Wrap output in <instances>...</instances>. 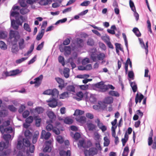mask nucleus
<instances>
[{
  "label": "nucleus",
  "instance_id": "obj_1",
  "mask_svg": "<svg viewBox=\"0 0 156 156\" xmlns=\"http://www.w3.org/2000/svg\"><path fill=\"white\" fill-rule=\"evenodd\" d=\"M77 145L79 148H81L82 147L86 149V148L91 147L92 144L90 140L85 141L84 139H82L79 140Z\"/></svg>",
  "mask_w": 156,
  "mask_h": 156
},
{
  "label": "nucleus",
  "instance_id": "obj_2",
  "mask_svg": "<svg viewBox=\"0 0 156 156\" xmlns=\"http://www.w3.org/2000/svg\"><path fill=\"white\" fill-rule=\"evenodd\" d=\"M98 150L96 147H91L88 150L84 149V153L85 156H94L97 154Z\"/></svg>",
  "mask_w": 156,
  "mask_h": 156
},
{
  "label": "nucleus",
  "instance_id": "obj_3",
  "mask_svg": "<svg viewBox=\"0 0 156 156\" xmlns=\"http://www.w3.org/2000/svg\"><path fill=\"white\" fill-rule=\"evenodd\" d=\"M44 94L48 95H51L52 97H58L59 92L58 90L56 88L53 89H48L44 91L43 93Z\"/></svg>",
  "mask_w": 156,
  "mask_h": 156
},
{
  "label": "nucleus",
  "instance_id": "obj_4",
  "mask_svg": "<svg viewBox=\"0 0 156 156\" xmlns=\"http://www.w3.org/2000/svg\"><path fill=\"white\" fill-rule=\"evenodd\" d=\"M46 129L48 131H51L52 130L53 132L57 135L60 133V131L58 128L54 127L52 124H48L46 126Z\"/></svg>",
  "mask_w": 156,
  "mask_h": 156
},
{
  "label": "nucleus",
  "instance_id": "obj_5",
  "mask_svg": "<svg viewBox=\"0 0 156 156\" xmlns=\"http://www.w3.org/2000/svg\"><path fill=\"white\" fill-rule=\"evenodd\" d=\"M57 98L52 97L47 101V102L48 103V105L49 107L54 108L57 106V102L56 98Z\"/></svg>",
  "mask_w": 156,
  "mask_h": 156
},
{
  "label": "nucleus",
  "instance_id": "obj_6",
  "mask_svg": "<svg viewBox=\"0 0 156 156\" xmlns=\"http://www.w3.org/2000/svg\"><path fill=\"white\" fill-rule=\"evenodd\" d=\"M52 140L50 139L46 141L45 143V147L43 149V151L45 152H51V144Z\"/></svg>",
  "mask_w": 156,
  "mask_h": 156
},
{
  "label": "nucleus",
  "instance_id": "obj_7",
  "mask_svg": "<svg viewBox=\"0 0 156 156\" xmlns=\"http://www.w3.org/2000/svg\"><path fill=\"white\" fill-rule=\"evenodd\" d=\"M96 48H93L91 49L90 53V58L94 62L97 61L98 54L96 53Z\"/></svg>",
  "mask_w": 156,
  "mask_h": 156
},
{
  "label": "nucleus",
  "instance_id": "obj_8",
  "mask_svg": "<svg viewBox=\"0 0 156 156\" xmlns=\"http://www.w3.org/2000/svg\"><path fill=\"white\" fill-rule=\"evenodd\" d=\"M0 131L2 134H3L5 132L9 133H12V132L13 129L11 126H9L5 128V127H3L2 125H0Z\"/></svg>",
  "mask_w": 156,
  "mask_h": 156
},
{
  "label": "nucleus",
  "instance_id": "obj_9",
  "mask_svg": "<svg viewBox=\"0 0 156 156\" xmlns=\"http://www.w3.org/2000/svg\"><path fill=\"white\" fill-rule=\"evenodd\" d=\"M140 43L142 48L144 49L145 50V52L146 55H147L148 51V41H147L146 43V45L143 41L142 39L139 38Z\"/></svg>",
  "mask_w": 156,
  "mask_h": 156
},
{
  "label": "nucleus",
  "instance_id": "obj_10",
  "mask_svg": "<svg viewBox=\"0 0 156 156\" xmlns=\"http://www.w3.org/2000/svg\"><path fill=\"white\" fill-rule=\"evenodd\" d=\"M51 136V134L49 132H46L44 130H43L41 132V139L48 140Z\"/></svg>",
  "mask_w": 156,
  "mask_h": 156
},
{
  "label": "nucleus",
  "instance_id": "obj_11",
  "mask_svg": "<svg viewBox=\"0 0 156 156\" xmlns=\"http://www.w3.org/2000/svg\"><path fill=\"white\" fill-rule=\"evenodd\" d=\"M55 79L59 84L58 87L61 90L62 89V88L66 86V84H64V81L62 79L59 77H56L55 78Z\"/></svg>",
  "mask_w": 156,
  "mask_h": 156
},
{
  "label": "nucleus",
  "instance_id": "obj_12",
  "mask_svg": "<svg viewBox=\"0 0 156 156\" xmlns=\"http://www.w3.org/2000/svg\"><path fill=\"white\" fill-rule=\"evenodd\" d=\"M9 38L11 39L14 37L20 38V36L17 31L11 30L9 32Z\"/></svg>",
  "mask_w": 156,
  "mask_h": 156
},
{
  "label": "nucleus",
  "instance_id": "obj_13",
  "mask_svg": "<svg viewBox=\"0 0 156 156\" xmlns=\"http://www.w3.org/2000/svg\"><path fill=\"white\" fill-rule=\"evenodd\" d=\"M43 77V75H41L38 77L34 79L35 80V83H36V84L35 85V86L38 87L40 86Z\"/></svg>",
  "mask_w": 156,
  "mask_h": 156
},
{
  "label": "nucleus",
  "instance_id": "obj_14",
  "mask_svg": "<svg viewBox=\"0 0 156 156\" xmlns=\"http://www.w3.org/2000/svg\"><path fill=\"white\" fill-rule=\"evenodd\" d=\"M144 98V96L141 94L140 93L139 94L137 93L136 94L135 99L136 104L138 102L140 103Z\"/></svg>",
  "mask_w": 156,
  "mask_h": 156
},
{
  "label": "nucleus",
  "instance_id": "obj_15",
  "mask_svg": "<svg viewBox=\"0 0 156 156\" xmlns=\"http://www.w3.org/2000/svg\"><path fill=\"white\" fill-rule=\"evenodd\" d=\"M77 121L82 124H84L86 122V119L84 116H79L76 118Z\"/></svg>",
  "mask_w": 156,
  "mask_h": 156
},
{
  "label": "nucleus",
  "instance_id": "obj_16",
  "mask_svg": "<svg viewBox=\"0 0 156 156\" xmlns=\"http://www.w3.org/2000/svg\"><path fill=\"white\" fill-rule=\"evenodd\" d=\"M3 137L6 144H9V140L11 139V136L10 134H3Z\"/></svg>",
  "mask_w": 156,
  "mask_h": 156
},
{
  "label": "nucleus",
  "instance_id": "obj_17",
  "mask_svg": "<svg viewBox=\"0 0 156 156\" xmlns=\"http://www.w3.org/2000/svg\"><path fill=\"white\" fill-rule=\"evenodd\" d=\"M15 19V21L16 24L19 25L21 26L23 20V17L22 16H20L18 17H16Z\"/></svg>",
  "mask_w": 156,
  "mask_h": 156
},
{
  "label": "nucleus",
  "instance_id": "obj_18",
  "mask_svg": "<svg viewBox=\"0 0 156 156\" xmlns=\"http://www.w3.org/2000/svg\"><path fill=\"white\" fill-rule=\"evenodd\" d=\"M20 50H22L25 47L24 40L23 38L20 39L18 42Z\"/></svg>",
  "mask_w": 156,
  "mask_h": 156
},
{
  "label": "nucleus",
  "instance_id": "obj_19",
  "mask_svg": "<svg viewBox=\"0 0 156 156\" xmlns=\"http://www.w3.org/2000/svg\"><path fill=\"white\" fill-rule=\"evenodd\" d=\"M11 50L12 52L13 53L16 54L19 51V49L17 44H12Z\"/></svg>",
  "mask_w": 156,
  "mask_h": 156
},
{
  "label": "nucleus",
  "instance_id": "obj_20",
  "mask_svg": "<svg viewBox=\"0 0 156 156\" xmlns=\"http://www.w3.org/2000/svg\"><path fill=\"white\" fill-rule=\"evenodd\" d=\"M37 2H39V3L42 5H48L51 2V0H37Z\"/></svg>",
  "mask_w": 156,
  "mask_h": 156
},
{
  "label": "nucleus",
  "instance_id": "obj_21",
  "mask_svg": "<svg viewBox=\"0 0 156 156\" xmlns=\"http://www.w3.org/2000/svg\"><path fill=\"white\" fill-rule=\"evenodd\" d=\"M113 98L111 97H108L105 98L104 102L105 104H111L113 103Z\"/></svg>",
  "mask_w": 156,
  "mask_h": 156
},
{
  "label": "nucleus",
  "instance_id": "obj_22",
  "mask_svg": "<svg viewBox=\"0 0 156 156\" xmlns=\"http://www.w3.org/2000/svg\"><path fill=\"white\" fill-rule=\"evenodd\" d=\"M64 55L65 56H67L70 55L71 53V48L70 46H65Z\"/></svg>",
  "mask_w": 156,
  "mask_h": 156
},
{
  "label": "nucleus",
  "instance_id": "obj_23",
  "mask_svg": "<svg viewBox=\"0 0 156 156\" xmlns=\"http://www.w3.org/2000/svg\"><path fill=\"white\" fill-rule=\"evenodd\" d=\"M83 40L80 38H77L76 42V44L78 48H81L83 45Z\"/></svg>",
  "mask_w": 156,
  "mask_h": 156
},
{
  "label": "nucleus",
  "instance_id": "obj_24",
  "mask_svg": "<svg viewBox=\"0 0 156 156\" xmlns=\"http://www.w3.org/2000/svg\"><path fill=\"white\" fill-rule=\"evenodd\" d=\"M44 33V30L42 29L41 30V31L39 32L36 37V39L38 41L40 40L43 37Z\"/></svg>",
  "mask_w": 156,
  "mask_h": 156
},
{
  "label": "nucleus",
  "instance_id": "obj_25",
  "mask_svg": "<svg viewBox=\"0 0 156 156\" xmlns=\"http://www.w3.org/2000/svg\"><path fill=\"white\" fill-rule=\"evenodd\" d=\"M49 118L51 119V122L52 123V120H55L56 118V116L54 113L52 112H49L48 114Z\"/></svg>",
  "mask_w": 156,
  "mask_h": 156
},
{
  "label": "nucleus",
  "instance_id": "obj_26",
  "mask_svg": "<svg viewBox=\"0 0 156 156\" xmlns=\"http://www.w3.org/2000/svg\"><path fill=\"white\" fill-rule=\"evenodd\" d=\"M129 81L130 86L132 88L133 91L134 93L135 92L137 91V89L136 84L135 82H131L130 80H129Z\"/></svg>",
  "mask_w": 156,
  "mask_h": 156
},
{
  "label": "nucleus",
  "instance_id": "obj_27",
  "mask_svg": "<svg viewBox=\"0 0 156 156\" xmlns=\"http://www.w3.org/2000/svg\"><path fill=\"white\" fill-rule=\"evenodd\" d=\"M28 139H29L28 138H24L23 140V145L27 147H29L30 144Z\"/></svg>",
  "mask_w": 156,
  "mask_h": 156
},
{
  "label": "nucleus",
  "instance_id": "obj_28",
  "mask_svg": "<svg viewBox=\"0 0 156 156\" xmlns=\"http://www.w3.org/2000/svg\"><path fill=\"white\" fill-rule=\"evenodd\" d=\"M11 20V26L15 30H17L18 29L19 25L16 23L15 20Z\"/></svg>",
  "mask_w": 156,
  "mask_h": 156
},
{
  "label": "nucleus",
  "instance_id": "obj_29",
  "mask_svg": "<svg viewBox=\"0 0 156 156\" xmlns=\"http://www.w3.org/2000/svg\"><path fill=\"white\" fill-rule=\"evenodd\" d=\"M87 126L89 130L90 131H93L94 130H96V129L97 127L96 125L92 123H88Z\"/></svg>",
  "mask_w": 156,
  "mask_h": 156
},
{
  "label": "nucleus",
  "instance_id": "obj_30",
  "mask_svg": "<svg viewBox=\"0 0 156 156\" xmlns=\"http://www.w3.org/2000/svg\"><path fill=\"white\" fill-rule=\"evenodd\" d=\"M76 96L78 97H75V99L77 101H80L82 100L83 97V92L81 91L79 92L76 94Z\"/></svg>",
  "mask_w": 156,
  "mask_h": 156
},
{
  "label": "nucleus",
  "instance_id": "obj_31",
  "mask_svg": "<svg viewBox=\"0 0 156 156\" xmlns=\"http://www.w3.org/2000/svg\"><path fill=\"white\" fill-rule=\"evenodd\" d=\"M9 146V144H6L4 142H1L0 143V151H2L4 148H7Z\"/></svg>",
  "mask_w": 156,
  "mask_h": 156
},
{
  "label": "nucleus",
  "instance_id": "obj_32",
  "mask_svg": "<svg viewBox=\"0 0 156 156\" xmlns=\"http://www.w3.org/2000/svg\"><path fill=\"white\" fill-rule=\"evenodd\" d=\"M35 112L38 114H40L43 113L44 111V108L41 107H37L35 108Z\"/></svg>",
  "mask_w": 156,
  "mask_h": 156
},
{
  "label": "nucleus",
  "instance_id": "obj_33",
  "mask_svg": "<svg viewBox=\"0 0 156 156\" xmlns=\"http://www.w3.org/2000/svg\"><path fill=\"white\" fill-rule=\"evenodd\" d=\"M108 94L111 96L118 97L119 96V94L117 91L114 90H110L108 92Z\"/></svg>",
  "mask_w": 156,
  "mask_h": 156
},
{
  "label": "nucleus",
  "instance_id": "obj_34",
  "mask_svg": "<svg viewBox=\"0 0 156 156\" xmlns=\"http://www.w3.org/2000/svg\"><path fill=\"white\" fill-rule=\"evenodd\" d=\"M105 57V55L103 53H100L97 55V61L98 60H103Z\"/></svg>",
  "mask_w": 156,
  "mask_h": 156
},
{
  "label": "nucleus",
  "instance_id": "obj_35",
  "mask_svg": "<svg viewBox=\"0 0 156 156\" xmlns=\"http://www.w3.org/2000/svg\"><path fill=\"white\" fill-rule=\"evenodd\" d=\"M24 135L26 137L29 139H30L31 138L32 134L29 130H27L24 132Z\"/></svg>",
  "mask_w": 156,
  "mask_h": 156
},
{
  "label": "nucleus",
  "instance_id": "obj_36",
  "mask_svg": "<svg viewBox=\"0 0 156 156\" xmlns=\"http://www.w3.org/2000/svg\"><path fill=\"white\" fill-rule=\"evenodd\" d=\"M132 30L137 37H140L141 36V34L137 28H134Z\"/></svg>",
  "mask_w": 156,
  "mask_h": 156
},
{
  "label": "nucleus",
  "instance_id": "obj_37",
  "mask_svg": "<svg viewBox=\"0 0 156 156\" xmlns=\"http://www.w3.org/2000/svg\"><path fill=\"white\" fill-rule=\"evenodd\" d=\"M66 89L67 91L73 92H75V87L73 85H69L68 86L66 87Z\"/></svg>",
  "mask_w": 156,
  "mask_h": 156
},
{
  "label": "nucleus",
  "instance_id": "obj_38",
  "mask_svg": "<svg viewBox=\"0 0 156 156\" xmlns=\"http://www.w3.org/2000/svg\"><path fill=\"white\" fill-rule=\"evenodd\" d=\"M23 28L26 31L30 32L31 31V29L30 26V25L26 23H25L23 25Z\"/></svg>",
  "mask_w": 156,
  "mask_h": 156
},
{
  "label": "nucleus",
  "instance_id": "obj_39",
  "mask_svg": "<svg viewBox=\"0 0 156 156\" xmlns=\"http://www.w3.org/2000/svg\"><path fill=\"white\" fill-rule=\"evenodd\" d=\"M129 148L128 146H126L124 148L122 156H127L129 152Z\"/></svg>",
  "mask_w": 156,
  "mask_h": 156
},
{
  "label": "nucleus",
  "instance_id": "obj_40",
  "mask_svg": "<svg viewBox=\"0 0 156 156\" xmlns=\"http://www.w3.org/2000/svg\"><path fill=\"white\" fill-rule=\"evenodd\" d=\"M94 121L95 123L97 124V126L99 128H101V126L103 125L102 122L100 121V119L99 118L95 119Z\"/></svg>",
  "mask_w": 156,
  "mask_h": 156
},
{
  "label": "nucleus",
  "instance_id": "obj_41",
  "mask_svg": "<svg viewBox=\"0 0 156 156\" xmlns=\"http://www.w3.org/2000/svg\"><path fill=\"white\" fill-rule=\"evenodd\" d=\"M30 11V10L27 8L24 7L20 9V12L21 14L24 15Z\"/></svg>",
  "mask_w": 156,
  "mask_h": 156
},
{
  "label": "nucleus",
  "instance_id": "obj_42",
  "mask_svg": "<svg viewBox=\"0 0 156 156\" xmlns=\"http://www.w3.org/2000/svg\"><path fill=\"white\" fill-rule=\"evenodd\" d=\"M7 36V34L6 32L4 31H0V38L4 39Z\"/></svg>",
  "mask_w": 156,
  "mask_h": 156
},
{
  "label": "nucleus",
  "instance_id": "obj_43",
  "mask_svg": "<svg viewBox=\"0 0 156 156\" xmlns=\"http://www.w3.org/2000/svg\"><path fill=\"white\" fill-rule=\"evenodd\" d=\"M100 91L101 92H104L108 90L107 85L104 84L100 88Z\"/></svg>",
  "mask_w": 156,
  "mask_h": 156
},
{
  "label": "nucleus",
  "instance_id": "obj_44",
  "mask_svg": "<svg viewBox=\"0 0 156 156\" xmlns=\"http://www.w3.org/2000/svg\"><path fill=\"white\" fill-rule=\"evenodd\" d=\"M129 4L130 7L133 11H136V8L133 2L131 0H129Z\"/></svg>",
  "mask_w": 156,
  "mask_h": 156
},
{
  "label": "nucleus",
  "instance_id": "obj_45",
  "mask_svg": "<svg viewBox=\"0 0 156 156\" xmlns=\"http://www.w3.org/2000/svg\"><path fill=\"white\" fill-rule=\"evenodd\" d=\"M58 61L59 63H61L62 66H64L65 63L64 62V58L62 56H59L58 57Z\"/></svg>",
  "mask_w": 156,
  "mask_h": 156
},
{
  "label": "nucleus",
  "instance_id": "obj_46",
  "mask_svg": "<svg viewBox=\"0 0 156 156\" xmlns=\"http://www.w3.org/2000/svg\"><path fill=\"white\" fill-rule=\"evenodd\" d=\"M38 135V133H35L34 134L32 138V143L33 144H35L37 142Z\"/></svg>",
  "mask_w": 156,
  "mask_h": 156
},
{
  "label": "nucleus",
  "instance_id": "obj_47",
  "mask_svg": "<svg viewBox=\"0 0 156 156\" xmlns=\"http://www.w3.org/2000/svg\"><path fill=\"white\" fill-rule=\"evenodd\" d=\"M64 121L66 124H71L73 122V120L71 119L66 118L64 119Z\"/></svg>",
  "mask_w": 156,
  "mask_h": 156
},
{
  "label": "nucleus",
  "instance_id": "obj_48",
  "mask_svg": "<svg viewBox=\"0 0 156 156\" xmlns=\"http://www.w3.org/2000/svg\"><path fill=\"white\" fill-rule=\"evenodd\" d=\"M0 47L2 49L5 50L7 48V47L5 43L3 41H0Z\"/></svg>",
  "mask_w": 156,
  "mask_h": 156
},
{
  "label": "nucleus",
  "instance_id": "obj_49",
  "mask_svg": "<svg viewBox=\"0 0 156 156\" xmlns=\"http://www.w3.org/2000/svg\"><path fill=\"white\" fill-rule=\"evenodd\" d=\"M19 15L20 13L19 12L16 11H12L11 12L10 16H11L15 17L16 18V17H17L20 16Z\"/></svg>",
  "mask_w": 156,
  "mask_h": 156
},
{
  "label": "nucleus",
  "instance_id": "obj_50",
  "mask_svg": "<svg viewBox=\"0 0 156 156\" xmlns=\"http://www.w3.org/2000/svg\"><path fill=\"white\" fill-rule=\"evenodd\" d=\"M69 94L67 92H64L60 95V98L64 99L65 98L68 97Z\"/></svg>",
  "mask_w": 156,
  "mask_h": 156
},
{
  "label": "nucleus",
  "instance_id": "obj_51",
  "mask_svg": "<svg viewBox=\"0 0 156 156\" xmlns=\"http://www.w3.org/2000/svg\"><path fill=\"white\" fill-rule=\"evenodd\" d=\"M7 108L11 112H15L16 111V108L13 105H9Z\"/></svg>",
  "mask_w": 156,
  "mask_h": 156
},
{
  "label": "nucleus",
  "instance_id": "obj_52",
  "mask_svg": "<svg viewBox=\"0 0 156 156\" xmlns=\"http://www.w3.org/2000/svg\"><path fill=\"white\" fill-rule=\"evenodd\" d=\"M104 139V146H108L110 143V141L108 139V137L107 136L105 137Z\"/></svg>",
  "mask_w": 156,
  "mask_h": 156
},
{
  "label": "nucleus",
  "instance_id": "obj_53",
  "mask_svg": "<svg viewBox=\"0 0 156 156\" xmlns=\"http://www.w3.org/2000/svg\"><path fill=\"white\" fill-rule=\"evenodd\" d=\"M87 44L88 45L93 46L94 44V40L92 38L88 39L87 42Z\"/></svg>",
  "mask_w": 156,
  "mask_h": 156
},
{
  "label": "nucleus",
  "instance_id": "obj_54",
  "mask_svg": "<svg viewBox=\"0 0 156 156\" xmlns=\"http://www.w3.org/2000/svg\"><path fill=\"white\" fill-rule=\"evenodd\" d=\"M19 2L21 6L23 7H26L27 6L25 0H19Z\"/></svg>",
  "mask_w": 156,
  "mask_h": 156
},
{
  "label": "nucleus",
  "instance_id": "obj_55",
  "mask_svg": "<svg viewBox=\"0 0 156 156\" xmlns=\"http://www.w3.org/2000/svg\"><path fill=\"white\" fill-rule=\"evenodd\" d=\"M33 120V117L31 116H30L26 119V122L27 123L30 124L32 122Z\"/></svg>",
  "mask_w": 156,
  "mask_h": 156
},
{
  "label": "nucleus",
  "instance_id": "obj_56",
  "mask_svg": "<svg viewBox=\"0 0 156 156\" xmlns=\"http://www.w3.org/2000/svg\"><path fill=\"white\" fill-rule=\"evenodd\" d=\"M27 57H23L16 60V62L17 64H20L27 59Z\"/></svg>",
  "mask_w": 156,
  "mask_h": 156
},
{
  "label": "nucleus",
  "instance_id": "obj_57",
  "mask_svg": "<svg viewBox=\"0 0 156 156\" xmlns=\"http://www.w3.org/2000/svg\"><path fill=\"white\" fill-rule=\"evenodd\" d=\"M116 49H119L122 52H124L123 48L121 47V44L118 43H115V44Z\"/></svg>",
  "mask_w": 156,
  "mask_h": 156
},
{
  "label": "nucleus",
  "instance_id": "obj_58",
  "mask_svg": "<svg viewBox=\"0 0 156 156\" xmlns=\"http://www.w3.org/2000/svg\"><path fill=\"white\" fill-rule=\"evenodd\" d=\"M12 74V76H15L20 73L21 71L19 69H16V70H13L11 71Z\"/></svg>",
  "mask_w": 156,
  "mask_h": 156
},
{
  "label": "nucleus",
  "instance_id": "obj_59",
  "mask_svg": "<svg viewBox=\"0 0 156 156\" xmlns=\"http://www.w3.org/2000/svg\"><path fill=\"white\" fill-rule=\"evenodd\" d=\"M57 141L60 144L64 142V140L62 137L60 136H58L56 138Z\"/></svg>",
  "mask_w": 156,
  "mask_h": 156
},
{
  "label": "nucleus",
  "instance_id": "obj_60",
  "mask_svg": "<svg viewBox=\"0 0 156 156\" xmlns=\"http://www.w3.org/2000/svg\"><path fill=\"white\" fill-rule=\"evenodd\" d=\"M23 142L21 140H18L17 145V147L18 149L21 150L22 148Z\"/></svg>",
  "mask_w": 156,
  "mask_h": 156
},
{
  "label": "nucleus",
  "instance_id": "obj_61",
  "mask_svg": "<svg viewBox=\"0 0 156 156\" xmlns=\"http://www.w3.org/2000/svg\"><path fill=\"white\" fill-rule=\"evenodd\" d=\"M44 41L42 42L40 44H39L36 48V50L38 51L41 50L43 48L44 45Z\"/></svg>",
  "mask_w": 156,
  "mask_h": 156
},
{
  "label": "nucleus",
  "instance_id": "obj_62",
  "mask_svg": "<svg viewBox=\"0 0 156 156\" xmlns=\"http://www.w3.org/2000/svg\"><path fill=\"white\" fill-rule=\"evenodd\" d=\"M81 136L80 133L78 132H76L74 135L73 138L76 140H78Z\"/></svg>",
  "mask_w": 156,
  "mask_h": 156
},
{
  "label": "nucleus",
  "instance_id": "obj_63",
  "mask_svg": "<svg viewBox=\"0 0 156 156\" xmlns=\"http://www.w3.org/2000/svg\"><path fill=\"white\" fill-rule=\"evenodd\" d=\"M30 114V112L28 110H26L23 113V116L24 118H26Z\"/></svg>",
  "mask_w": 156,
  "mask_h": 156
},
{
  "label": "nucleus",
  "instance_id": "obj_64",
  "mask_svg": "<svg viewBox=\"0 0 156 156\" xmlns=\"http://www.w3.org/2000/svg\"><path fill=\"white\" fill-rule=\"evenodd\" d=\"M25 108V106L24 105H21L19 109V112L20 113H22Z\"/></svg>",
  "mask_w": 156,
  "mask_h": 156
}]
</instances>
